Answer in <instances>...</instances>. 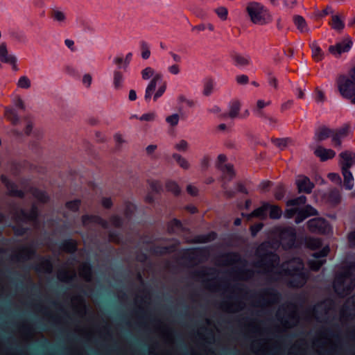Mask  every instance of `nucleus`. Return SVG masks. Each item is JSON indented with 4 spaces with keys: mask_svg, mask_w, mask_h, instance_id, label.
Listing matches in <instances>:
<instances>
[{
    "mask_svg": "<svg viewBox=\"0 0 355 355\" xmlns=\"http://www.w3.org/2000/svg\"><path fill=\"white\" fill-rule=\"evenodd\" d=\"M284 196V190L282 188H278L275 193L276 199L281 200Z\"/></svg>",
    "mask_w": 355,
    "mask_h": 355,
    "instance_id": "603ef678",
    "label": "nucleus"
},
{
    "mask_svg": "<svg viewBox=\"0 0 355 355\" xmlns=\"http://www.w3.org/2000/svg\"><path fill=\"white\" fill-rule=\"evenodd\" d=\"M288 284L293 287H301L306 282V277L301 271L294 272L293 275H289Z\"/></svg>",
    "mask_w": 355,
    "mask_h": 355,
    "instance_id": "9b49d317",
    "label": "nucleus"
},
{
    "mask_svg": "<svg viewBox=\"0 0 355 355\" xmlns=\"http://www.w3.org/2000/svg\"><path fill=\"white\" fill-rule=\"evenodd\" d=\"M330 305L329 302H324L318 304L313 309V315L318 320H322L324 316L327 313V307Z\"/></svg>",
    "mask_w": 355,
    "mask_h": 355,
    "instance_id": "f8f14e48",
    "label": "nucleus"
},
{
    "mask_svg": "<svg viewBox=\"0 0 355 355\" xmlns=\"http://www.w3.org/2000/svg\"><path fill=\"white\" fill-rule=\"evenodd\" d=\"M0 58L2 62L10 63L15 62V58L11 56H8L6 46L4 44H1L0 46Z\"/></svg>",
    "mask_w": 355,
    "mask_h": 355,
    "instance_id": "a211bd4d",
    "label": "nucleus"
},
{
    "mask_svg": "<svg viewBox=\"0 0 355 355\" xmlns=\"http://www.w3.org/2000/svg\"><path fill=\"white\" fill-rule=\"evenodd\" d=\"M295 24L300 31H303L306 26V21L302 16H296L295 17Z\"/></svg>",
    "mask_w": 355,
    "mask_h": 355,
    "instance_id": "2f4dec72",
    "label": "nucleus"
},
{
    "mask_svg": "<svg viewBox=\"0 0 355 355\" xmlns=\"http://www.w3.org/2000/svg\"><path fill=\"white\" fill-rule=\"evenodd\" d=\"M166 187L168 191L173 193L175 195H178L180 193L179 186L175 182L168 181L166 184Z\"/></svg>",
    "mask_w": 355,
    "mask_h": 355,
    "instance_id": "a878e982",
    "label": "nucleus"
},
{
    "mask_svg": "<svg viewBox=\"0 0 355 355\" xmlns=\"http://www.w3.org/2000/svg\"><path fill=\"white\" fill-rule=\"evenodd\" d=\"M296 184L299 192H304L306 193H310L314 187L313 183L311 182L308 178L304 176L300 177Z\"/></svg>",
    "mask_w": 355,
    "mask_h": 355,
    "instance_id": "9d476101",
    "label": "nucleus"
},
{
    "mask_svg": "<svg viewBox=\"0 0 355 355\" xmlns=\"http://www.w3.org/2000/svg\"><path fill=\"white\" fill-rule=\"evenodd\" d=\"M111 223L116 227H119L122 225V219L117 216H113L110 218Z\"/></svg>",
    "mask_w": 355,
    "mask_h": 355,
    "instance_id": "a19ab883",
    "label": "nucleus"
},
{
    "mask_svg": "<svg viewBox=\"0 0 355 355\" xmlns=\"http://www.w3.org/2000/svg\"><path fill=\"white\" fill-rule=\"evenodd\" d=\"M101 204L105 208L109 209L112 207V202L111 198H104L101 200Z\"/></svg>",
    "mask_w": 355,
    "mask_h": 355,
    "instance_id": "de8ad7c7",
    "label": "nucleus"
},
{
    "mask_svg": "<svg viewBox=\"0 0 355 355\" xmlns=\"http://www.w3.org/2000/svg\"><path fill=\"white\" fill-rule=\"evenodd\" d=\"M216 12L220 18H222L223 19H226L227 15V10L226 8H219L216 10Z\"/></svg>",
    "mask_w": 355,
    "mask_h": 355,
    "instance_id": "49530a36",
    "label": "nucleus"
},
{
    "mask_svg": "<svg viewBox=\"0 0 355 355\" xmlns=\"http://www.w3.org/2000/svg\"><path fill=\"white\" fill-rule=\"evenodd\" d=\"M307 227L309 231L313 233H326L329 230L327 222L320 218L309 220L307 223Z\"/></svg>",
    "mask_w": 355,
    "mask_h": 355,
    "instance_id": "423d86ee",
    "label": "nucleus"
},
{
    "mask_svg": "<svg viewBox=\"0 0 355 355\" xmlns=\"http://www.w3.org/2000/svg\"><path fill=\"white\" fill-rule=\"evenodd\" d=\"M338 87L343 96H350L355 88V67L350 71L349 76H340L338 79Z\"/></svg>",
    "mask_w": 355,
    "mask_h": 355,
    "instance_id": "7ed1b4c3",
    "label": "nucleus"
},
{
    "mask_svg": "<svg viewBox=\"0 0 355 355\" xmlns=\"http://www.w3.org/2000/svg\"><path fill=\"white\" fill-rule=\"evenodd\" d=\"M237 81L240 84H245L248 81V76L243 75V76L238 77Z\"/></svg>",
    "mask_w": 355,
    "mask_h": 355,
    "instance_id": "4d7b16f0",
    "label": "nucleus"
},
{
    "mask_svg": "<svg viewBox=\"0 0 355 355\" xmlns=\"http://www.w3.org/2000/svg\"><path fill=\"white\" fill-rule=\"evenodd\" d=\"M170 225L171 227V229L173 232H177V231H182V232H186L187 231V229L184 228L182 223H180V221H179L178 220H176V219H173L171 223H170Z\"/></svg>",
    "mask_w": 355,
    "mask_h": 355,
    "instance_id": "bb28decb",
    "label": "nucleus"
},
{
    "mask_svg": "<svg viewBox=\"0 0 355 355\" xmlns=\"http://www.w3.org/2000/svg\"><path fill=\"white\" fill-rule=\"evenodd\" d=\"M129 98L131 101H135L137 98V94L135 90H130L129 93Z\"/></svg>",
    "mask_w": 355,
    "mask_h": 355,
    "instance_id": "338daca9",
    "label": "nucleus"
},
{
    "mask_svg": "<svg viewBox=\"0 0 355 355\" xmlns=\"http://www.w3.org/2000/svg\"><path fill=\"white\" fill-rule=\"evenodd\" d=\"M355 286V266H350L343 273L336 276L334 287L340 296L348 295Z\"/></svg>",
    "mask_w": 355,
    "mask_h": 355,
    "instance_id": "f257e3e1",
    "label": "nucleus"
},
{
    "mask_svg": "<svg viewBox=\"0 0 355 355\" xmlns=\"http://www.w3.org/2000/svg\"><path fill=\"white\" fill-rule=\"evenodd\" d=\"M345 98H350L353 103H355V88H353L352 94L350 96H345Z\"/></svg>",
    "mask_w": 355,
    "mask_h": 355,
    "instance_id": "774afa93",
    "label": "nucleus"
},
{
    "mask_svg": "<svg viewBox=\"0 0 355 355\" xmlns=\"http://www.w3.org/2000/svg\"><path fill=\"white\" fill-rule=\"evenodd\" d=\"M83 83H86L87 85H90L92 83V76L89 74L85 75L83 78Z\"/></svg>",
    "mask_w": 355,
    "mask_h": 355,
    "instance_id": "13d9d810",
    "label": "nucleus"
},
{
    "mask_svg": "<svg viewBox=\"0 0 355 355\" xmlns=\"http://www.w3.org/2000/svg\"><path fill=\"white\" fill-rule=\"evenodd\" d=\"M269 208L268 203H263V205L252 212V215L260 219H265L266 218V211Z\"/></svg>",
    "mask_w": 355,
    "mask_h": 355,
    "instance_id": "dca6fc26",
    "label": "nucleus"
},
{
    "mask_svg": "<svg viewBox=\"0 0 355 355\" xmlns=\"http://www.w3.org/2000/svg\"><path fill=\"white\" fill-rule=\"evenodd\" d=\"M160 79H161V76L159 74H157V75L154 76L153 78L152 79V80L150 81V83H149V85H148V87L146 88V98H148L152 96L153 92L155 91V89L156 88L157 83Z\"/></svg>",
    "mask_w": 355,
    "mask_h": 355,
    "instance_id": "2eb2a0df",
    "label": "nucleus"
},
{
    "mask_svg": "<svg viewBox=\"0 0 355 355\" xmlns=\"http://www.w3.org/2000/svg\"><path fill=\"white\" fill-rule=\"evenodd\" d=\"M74 275L75 273L73 271H66L64 270H61L59 271L58 277L60 280L62 282H67L69 279H71Z\"/></svg>",
    "mask_w": 355,
    "mask_h": 355,
    "instance_id": "4be33fe9",
    "label": "nucleus"
},
{
    "mask_svg": "<svg viewBox=\"0 0 355 355\" xmlns=\"http://www.w3.org/2000/svg\"><path fill=\"white\" fill-rule=\"evenodd\" d=\"M340 156L343 159L342 168H349L354 162V158L348 153H343Z\"/></svg>",
    "mask_w": 355,
    "mask_h": 355,
    "instance_id": "f3484780",
    "label": "nucleus"
},
{
    "mask_svg": "<svg viewBox=\"0 0 355 355\" xmlns=\"http://www.w3.org/2000/svg\"><path fill=\"white\" fill-rule=\"evenodd\" d=\"M1 181L6 184L8 192L10 195L13 196H17V197H22L23 196V192L21 191L17 190L16 189L15 185H14L12 183L10 182L8 180V178L2 175L1 176Z\"/></svg>",
    "mask_w": 355,
    "mask_h": 355,
    "instance_id": "ddd939ff",
    "label": "nucleus"
},
{
    "mask_svg": "<svg viewBox=\"0 0 355 355\" xmlns=\"http://www.w3.org/2000/svg\"><path fill=\"white\" fill-rule=\"evenodd\" d=\"M280 243L284 248H291L295 241V232L293 228H286L280 233Z\"/></svg>",
    "mask_w": 355,
    "mask_h": 355,
    "instance_id": "0eeeda50",
    "label": "nucleus"
},
{
    "mask_svg": "<svg viewBox=\"0 0 355 355\" xmlns=\"http://www.w3.org/2000/svg\"><path fill=\"white\" fill-rule=\"evenodd\" d=\"M306 244L309 248L315 249L320 246L321 242L318 239L308 238L306 241Z\"/></svg>",
    "mask_w": 355,
    "mask_h": 355,
    "instance_id": "cd10ccee",
    "label": "nucleus"
},
{
    "mask_svg": "<svg viewBox=\"0 0 355 355\" xmlns=\"http://www.w3.org/2000/svg\"><path fill=\"white\" fill-rule=\"evenodd\" d=\"M222 169L227 174H229L230 176H232L234 175L233 168L230 165H225Z\"/></svg>",
    "mask_w": 355,
    "mask_h": 355,
    "instance_id": "864d4df0",
    "label": "nucleus"
},
{
    "mask_svg": "<svg viewBox=\"0 0 355 355\" xmlns=\"http://www.w3.org/2000/svg\"><path fill=\"white\" fill-rule=\"evenodd\" d=\"M270 209V218L272 219H279L282 216V210L277 205H269Z\"/></svg>",
    "mask_w": 355,
    "mask_h": 355,
    "instance_id": "aec40b11",
    "label": "nucleus"
},
{
    "mask_svg": "<svg viewBox=\"0 0 355 355\" xmlns=\"http://www.w3.org/2000/svg\"><path fill=\"white\" fill-rule=\"evenodd\" d=\"M148 182H149V185L151 189V191L153 193H161V191L162 190V185L158 182L151 180V181H149Z\"/></svg>",
    "mask_w": 355,
    "mask_h": 355,
    "instance_id": "473e14b6",
    "label": "nucleus"
},
{
    "mask_svg": "<svg viewBox=\"0 0 355 355\" xmlns=\"http://www.w3.org/2000/svg\"><path fill=\"white\" fill-rule=\"evenodd\" d=\"M34 195L37 198V199L42 202H46L49 200V196L46 195L45 192L41 191H36L34 193Z\"/></svg>",
    "mask_w": 355,
    "mask_h": 355,
    "instance_id": "e433bc0d",
    "label": "nucleus"
},
{
    "mask_svg": "<svg viewBox=\"0 0 355 355\" xmlns=\"http://www.w3.org/2000/svg\"><path fill=\"white\" fill-rule=\"evenodd\" d=\"M312 55L313 57H318L321 55V49L319 46L313 45L312 47Z\"/></svg>",
    "mask_w": 355,
    "mask_h": 355,
    "instance_id": "8fccbe9b",
    "label": "nucleus"
},
{
    "mask_svg": "<svg viewBox=\"0 0 355 355\" xmlns=\"http://www.w3.org/2000/svg\"><path fill=\"white\" fill-rule=\"evenodd\" d=\"M178 148L180 150H185L187 147V141H181L178 144Z\"/></svg>",
    "mask_w": 355,
    "mask_h": 355,
    "instance_id": "680f3d73",
    "label": "nucleus"
},
{
    "mask_svg": "<svg viewBox=\"0 0 355 355\" xmlns=\"http://www.w3.org/2000/svg\"><path fill=\"white\" fill-rule=\"evenodd\" d=\"M306 198L305 196H302L295 199L289 200L286 205L287 206H298L306 203Z\"/></svg>",
    "mask_w": 355,
    "mask_h": 355,
    "instance_id": "393cba45",
    "label": "nucleus"
},
{
    "mask_svg": "<svg viewBox=\"0 0 355 355\" xmlns=\"http://www.w3.org/2000/svg\"><path fill=\"white\" fill-rule=\"evenodd\" d=\"M348 242L350 247H355V231L349 234Z\"/></svg>",
    "mask_w": 355,
    "mask_h": 355,
    "instance_id": "09e8293b",
    "label": "nucleus"
},
{
    "mask_svg": "<svg viewBox=\"0 0 355 355\" xmlns=\"http://www.w3.org/2000/svg\"><path fill=\"white\" fill-rule=\"evenodd\" d=\"M343 174L344 176V183L347 189H351L353 187V184L351 182L353 180L352 175L351 172L349 171V168H342Z\"/></svg>",
    "mask_w": 355,
    "mask_h": 355,
    "instance_id": "6ab92c4d",
    "label": "nucleus"
},
{
    "mask_svg": "<svg viewBox=\"0 0 355 355\" xmlns=\"http://www.w3.org/2000/svg\"><path fill=\"white\" fill-rule=\"evenodd\" d=\"M30 81L26 77H22L19 80L18 85L21 88H28L30 87Z\"/></svg>",
    "mask_w": 355,
    "mask_h": 355,
    "instance_id": "37998d69",
    "label": "nucleus"
},
{
    "mask_svg": "<svg viewBox=\"0 0 355 355\" xmlns=\"http://www.w3.org/2000/svg\"><path fill=\"white\" fill-rule=\"evenodd\" d=\"M328 177L331 180H332L334 182H336L338 184L341 183V179L340 178V176L336 173H329L328 175Z\"/></svg>",
    "mask_w": 355,
    "mask_h": 355,
    "instance_id": "3c124183",
    "label": "nucleus"
},
{
    "mask_svg": "<svg viewBox=\"0 0 355 355\" xmlns=\"http://www.w3.org/2000/svg\"><path fill=\"white\" fill-rule=\"evenodd\" d=\"M296 212V209H291L286 211V215L288 218H291Z\"/></svg>",
    "mask_w": 355,
    "mask_h": 355,
    "instance_id": "69168bd1",
    "label": "nucleus"
},
{
    "mask_svg": "<svg viewBox=\"0 0 355 355\" xmlns=\"http://www.w3.org/2000/svg\"><path fill=\"white\" fill-rule=\"evenodd\" d=\"M187 190L192 196L197 195L198 189L191 185H189L187 188Z\"/></svg>",
    "mask_w": 355,
    "mask_h": 355,
    "instance_id": "5fc2aeb1",
    "label": "nucleus"
},
{
    "mask_svg": "<svg viewBox=\"0 0 355 355\" xmlns=\"http://www.w3.org/2000/svg\"><path fill=\"white\" fill-rule=\"evenodd\" d=\"M80 275L83 277L86 281H89L91 279V269L90 267L87 264H83L80 268Z\"/></svg>",
    "mask_w": 355,
    "mask_h": 355,
    "instance_id": "412c9836",
    "label": "nucleus"
},
{
    "mask_svg": "<svg viewBox=\"0 0 355 355\" xmlns=\"http://www.w3.org/2000/svg\"><path fill=\"white\" fill-rule=\"evenodd\" d=\"M51 264L48 260H43L40 262L38 270L43 272H49L51 271Z\"/></svg>",
    "mask_w": 355,
    "mask_h": 355,
    "instance_id": "7c9ffc66",
    "label": "nucleus"
},
{
    "mask_svg": "<svg viewBox=\"0 0 355 355\" xmlns=\"http://www.w3.org/2000/svg\"><path fill=\"white\" fill-rule=\"evenodd\" d=\"M54 15H55V19L58 21H62L64 19V14L60 11H58V10L55 11Z\"/></svg>",
    "mask_w": 355,
    "mask_h": 355,
    "instance_id": "6e6d98bb",
    "label": "nucleus"
},
{
    "mask_svg": "<svg viewBox=\"0 0 355 355\" xmlns=\"http://www.w3.org/2000/svg\"><path fill=\"white\" fill-rule=\"evenodd\" d=\"M153 114H144L142 116L140 117V120H146V121H150L153 119Z\"/></svg>",
    "mask_w": 355,
    "mask_h": 355,
    "instance_id": "e2e57ef3",
    "label": "nucleus"
},
{
    "mask_svg": "<svg viewBox=\"0 0 355 355\" xmlns=\"http://www.w3.org/2000/svg\"><path fill=\"white\" fill-rule=\"evenodd\" d=\"M256 345H257V342H254V343H252V349H253L256 353H258V352H261V351H262V350L263 351V350H265V349H266V347H265L264 346L261 347V348H260V349H258V348L257 347V346H256Z\"/></svg>",
    "mask_w": 355,
    "mask_h": 355,
    "instance_id": "052dcab7",
    "label": "nucleus"
},
{
    "mask_svg": "<svg viewBox=\"0 0 355 355\" xmlns=\"http://www.w3.org/2000/svg\"><path fill=\"white\" fill-rule=\"evenodd\" d=\"M174 157L180 163V166L184 168H187L189 166L188 162L184 159L182 158L180 155H175Z\"/></svg>",
    "mask_w": 355,
    "mask_h": 355,
    "instance_id": "a18cd8bd",
    "label": "nucleus"
},
{
    "mask_svg": "<svg viewBox=\"0 0 355 355\" xmlns=\"http://www.w3.org/2000/svg\"><path fill=\"white\" fill-rule=\"evenodd\" d=\"M247 11L254 24H259L265 21L263 7L259 3L255 2L249 3Z\"/></svg>",
    "mask_w": 355,
    "mask_h": 355,
    "instance_id": "20e7f679",
    "label": "nucleus"
},
{
    "mask_svg": "<svg viewBox=\"0 0 355 355\" xmlns=\"http://www.w3.org/2000/svg\"><path fill=\"white\" fill-rule=\"evenodd\" d=\"M166 121L171 125H177L179 121V116L177 114L169 116L166 118Z\"/></svg>",
    "mask_w": 355,
    "mask_h": 355,
    "instance_id": "79ce46f5",
    "label": "nucleus"
},
{
    "mask_svg": "<svg viewBox=\"0 0 355 355\" xmlns=\"http://www.w3.org/2000/svg\"><path fill=\"white\" fill-rule=\"evenodd\" d=\"M81 222L84 227H89L92 224H99L105 228L107 227V221L97 216L83 215L81 217Z\"/></svg>",
    "mask_w": 355,
    "mask_h": 355,
    "instance_id": "6e6552de",
    "label": "nucleus"
},
{
    "mask_svg": "<svg viewBox=\"0 0 355 355\" xmlns=\"http://www.w3.org/2000/svg\"><path fill=\"white\" fill-rule=\"evenodd\" d=\"M268 246L269 243H265L258 248L257 253L261 260L257 264L258 267L263 268V270L266 272L276 273L279 271V268H276L275 266L279 261V258L271 252L265 253Z\"/></svg>",
    "mask_w": 355,
    "mask_h": 355,
    "instance_id": "f03ea898",
    "label": "nucleus"
},
{
    "mask_svg": "<svg viewBox=\"0 0 355 355\" xmlns=\"http://www.w3.org/2000/svg\"><path fill=\"white\" fill-rule=\"evenodd\" d=\"M329 201L332 204H337L340 201L341 196L338 191L333 190L329 194Z\"/></svg>",
    "mask_w": 355,
    "mask_h": 355,
    "instance_id": "b1692460",
    "label": "nucleus"
},
{
    "mask_svg": "<svg viewBox=\"0 0 355 355\" xmlns=\"http://www.w3.org/2000/svg\"><path fill=\"white\" fill-rule=\"evenodd\" d=\"M263 225L262 224H259L254 227H252L251 230L252 231V234H255L256 232H257L258 231H259L261 230V228L262 227Z\"/></svg>",
    "mask_w": 355,
    "mask_h": 355,
    "instance_id": "0e129e2a",
    "label": "nucleus"
},
{
    "mask_svg": "<svg viewBox=\"0 0 355 355\" xmlns=\"http://www.w3.org/2000/svg\"><path fill=\"white\" fill-rule=\"evenodd\" d=\"M22 214H23V216H24V219L32 220V219H34V218H36L37 212L36 208L33 207L32 210H31V214L28 216L25 214L23 211H22Z\"/></svg>",
    "mask_w": 355,
    "mask_h": 355,
    "instance_id": "c03bdc74",
    "label": "nucleus"
},
{
    "mask_svg": "<svg viewBox=\"0 0 355 355\" xmlns=\"http://www.w3.org/2000/svg\"><path fill=\"white\" fill-rule=\"evenodd\" d=\"M80 205V201L79 200H75L73 201L67 202L66 203V207L67 209H69L73 211H76L78 210Z\"/></svg>",
    "mask_w": 355,
    "mask_h": 355,
    "instance_id": "72a5a7b5",
    "label": "nucleus"
},
{
    "mask_svg": "<svg viewBox=\"0 0 355 355\" xmlns=\"http://www.w3.org/2000/svg\"><path fill=\"white\" fill-rule=\"evenodd\" d=\"M166 89V83H163L162 85H161L160 87H159L158 90L156 92V93L154 95V99L157 100L158 98L162 96L163 95V94L165 92Z\"/></svg>",
    "mask_w": 355,
    "mask_h": 355,
    "instance_id": "ea45409f",
    "label": "nucleus"
},
{
    "mask_svg": "<svg viewBox=\"0 0 355 355\" xmlns=\"http://www.w3.org/2000/svg\"><path fill=\"white\" fill-rule=\"evenodd\" d=\"M352 44V41L346 40L335 46H331L329 51L333 55H340L347 52L350 49Z\"/></svg>",
    "mask_w": 355,
    "mask_h": 355,
    "instance_id": "1a4fd4ad",
    "label": "nucleus"
},
{
    "mask_svg": "<svg viewBox=\"0 0 355 355\" xmlns=\"http://www.w3.org/2000/svg\"><path fill=\"white\" fill-rule=\"evenodd\" d=\"M141 74L144 80H148L154 76V71L151 68L147 67L142 71Z\"/></svg>",
    "mask_w": 355,
    "mask_h": 355,
    "instance_id": "58836bf2",
    "label": "nucleus"
},
{
    "mask_svg": "<svg viewBox=\"0 0 355 355\" xmlns=\"http://www.w3.org/2000/svg\"><path fill=\"white\" fill-rule=\"evenodd\" d=\"M315 154L320 158L322 161H325L329 159H331L335 156V152L331 149H326L321 146H319L315 150Z\"/></svg>",
    "mask_w": 355,
    "mask_h": 355,
    "instance_id": "4468645a",
    "label": "nucleus"
},
{
    "mask_svg": "<svg viewBox=\"0 0 355 355\" xmlns=\"http://www.w3.org/2000/svg\"><path fill=\"white\" fill-rule=\"evenodd\" d=\"M303 269V263L300 259L295 258L290 260L286 263H284L281 266L282 272H284V275H291L294 272L301 271Z\"/></svg>",
    "mask_w": 355,
    "mask_h": 355,
    "instance_id": "39448f33",
    "label": "nucleus"
},
{
    "mask_svg": "<svg viewBox=\"0 0 355 355\" xmlns=\"http://www.w3.org/2000/svg\"><path fill=\"white\" fill-rule=\"evenodd\" d=\"M333 27L337 30H341L344 27V24L338 15H334L332 17Z\"/></svg>",
    "mask_w": 355,
    "mask_h": 355,
    "instance_id": "c756f323",
    "label": "nucleus"
},
{
    "mask_svg": "<svg viewBox=\"0 0 355 355\" xmlns=\"http://www.w3.org/2000/svg\"><path fill=\"white\" fill-rule=\"evenodd\" d=\"M304 211L306 212V214L304 216H301V214L304 211L299 212L297 217L295 218L296 223H300L305 217L308 216L315 215L317 214L316 211L310 206L306 207Z\"/></svg>",
    "mask_w": 355,
    "mask_h": 355,
    "instance_id": "5701e85b",
    "label": "nucleus"
},
{
    "mask_svg": "<svg viewBox=\"0 0 355 355\" xmlns=\"http://www.w3.org/2000/svg\"><path fill=\"white\" fill-rule=\"evenodd\" d=\"M63 248L67 252H73L76 249V243L73 241H69L63 244Z\"/></svg>",
    "mask_w": 355,
    "mask_h": 355,
    "instance_id": "4c0bfd02",
    "label": "nucleus"
},
{
    "mask_svg": "<svg viewBox=\"0 0 355 355\" xmlns=\"http://www.w3.org/2000/svg\"><path fill=\"white\" fill-rule=\"evenodd\" d=\"M324 263V260L313 259L309 261V266L313 270H318Z\"/></svg>",
    "mask_w": 355,
    "mask_h": 355,
    "instance_id": "f704fd0d",
    "label": "nucleus"
},
{
    "mask_svg": "<svg viewBox=\"0 0 355 355\" xmlns=\"http://www.w3.org/2000/svg\"><path fill=\"white\" fill-rule=\"evenodd\" d=\"M239 110H240V103L238 102L233 103L230 107V112L228 113V116L231 118L236 117L239 114Z\"/></svg>",
    "mask_w": 355,
    "mask_h": 355,
    "instance_id": "c85d7f7f",
    "label": "nucleus"
},
{
    "mask_svg": "<svg viewBox=\"0 0 355 355\" xmlns=\"http://www.w3.org/2000/svg\"><path fill=\"white\" fill-rule=\"evenodd\" d=\"M331 135V130L327 128H322L318 133V139L323 140Z\"/></svg>",
    "mask_w": 355,
    "mask_h": 355,
    "instance_id": "c9c22d12",
    "label": "nucleus"
},
{
    "mask_svg": "<svg viewBox=\"0 0 355 355\" xmlns=\"http://www.w3.org/2000/svg\"><path fill=\"white\" fill-rule=\"evenodd\" d=\"M328 252H329V249L328 248H324L322 250V253H320V254L319 253H315V254H314V256L316 258L320 257H325L327 254Z\"/></svg>",
    "mask_w": 355,
    "mask_h": 355,
    "instance_id": "bf43d9fd",
    "label": "nucleus"
}]
</instances>
